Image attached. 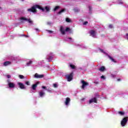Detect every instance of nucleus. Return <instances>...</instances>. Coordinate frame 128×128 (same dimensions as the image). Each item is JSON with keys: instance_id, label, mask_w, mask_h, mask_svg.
Here are the masks:
<instances>
[{"instance_id": "obj_35", "label": "nucleus", "mask_w": 128, "mask_h": 128, "mask_svg": "<svg viewBox=\"0 0 128 128\" xmlns=\"http://www.w3.org/2000/svg\"><path fill=\"white\" fill-rule=\"evenodd\" d=\"M101 78H104H104H104V76H101Z\"/></svg>"}, {"instance_id": "obj_17", "label": "nucleus", "mask_w": 128, "mask_h": 128, "mask_svg": "<svg viewBox=\"0 0 128 128\" xmlns=\"http://www.w3.org/2000/svg\"><path fill=\"white\" fill-rule=\"evenodd\" d=\"M40 96L41 97L44 96V91H40Z\"/></svg>"}, {"instance_id": "obj_30", "label": "nucleus", "mask_w": 128, "mask_h": 128, "mask_svg": "<svg viewBox=\"0 0 128 128\" xmlns=\"http://www.w3.org/2000/svg\"><path fill=\"white\" fill-rule=\"evenodd\" d=\"M6 77L8 78H12V76L10 75H7Z\"/></svg>"}, {"instance_id": "obj_22", "label": "nucleus", "mask_w": 128, "mask_h": 128, "mask_svg": "<svg viewBox=\"0 0 128 128\" xmlns=\"http://www.w3.org/2000/svg\"><path fill=\"white\" fill-rule=\"evenodd\" d=\"M66 22H70V19L69 18H66Z\"/></svg>"}, {"instance_id": "obj_42", "label": "nucleus", "mask_w": 128, "mask_h": 128, "mask_svg": "<svg viewBox=\"0 0 128 128\" xmlns=\"http://www.w3.org/2000/svg\"><path fill=\"white\" fill-rule=\"evenodd\" d=\"M120 4H122V2H121Z\"/></svg>"}, {"instance_id": "obj_16", "label": "nucleus", "mask_w": 128, "mask_h": 128, "mask_svg": "<svg viewBox=\"0 0 128 128\" xmlns=\"http://www.w3.org/2000/svg\"><path fill=\"white\" fill-rule=\"evenodd\" d=\"M99 70L100 72H104V70H106V68H104V66H102L100 69Z\"/></svg>"}, {"instance_id": "obj_31", "label": "nucleus", "mask_w": 128, "mask_h": 128, "mask_svg": "<svg viewBox=\"0 0 128 128\" xmlns=\"http://www.w3.org/2000/svg\"><path fill=\"white\" fill-rule=\"evenodd\" d=\"M68 30H70V28H66V31L68 32Z\"/></svg>"}, {"instance_id": "obj_12", "label": "nucleus", "mask_w": 128, "mask_h": 128, "mask_svg": "<svg viewBox=\"0 0 128 128\" xmlns=\"http://www.w3.org/2000/svg\"><path fill=\"white\" fill-rule=\"evenodd\" d=\"M40 84V82H37L36 84H33L32 86V90H36V86L38 84Z\"/></svg>"}, {"instance_id": "obj_41", "label": "nucleus", "mask_w": 128, "mask_h": 128, "mask_svg": "<svg viewBox=\"0 0 128 128\" xmlns=\"http://www.w3.org/2000/svg\"><path fill=\"white\" fill-rule=\"evenodd\" d=\"M36 30H38V29H36Z\"/></svg>"}, {"instance_id": "obj_11", "label": "nucleus", "mask_w": 128, "mask_h": 128, "mask_svg": "<svg viewBox=\"0 0 128 128\" xmlns=\"http://www.w3.org/2000/svg\"><path fill=\"white\" fill-rule=\"evenodd\" d=\"M60 31L61 32L62 34H66L64 30V27L62 26H60Z\"/></svg>"}, {"instance_id": "obj_4", "label": "nucleus", "mask_w": 128, "mask_h": 128, "mask_svg": "<svg viewBox=\"0 0 128 128\" xmlns=\"http://www.w3.org/2000/svg\"><path fill=\"white\" fill-rule=\"evenodd\" d=\"M20 20L21 22H24V20H25L26 22H28L29 24H32V21L30 19L28 20L24 17H21L20 18Z\"/></svg>"}, {"instance_id": "obj_20", "label": "nucleus", "mask_w": 128, "mask_h": 128, "mask_svg": "<svg viewBox=\"0 0 128 128\" xmlns=\"http://www.w3.org/2000/svg\"><path fill=\"white\" fill-rule=\"evenodd\" d=\"M70 67L71 68H72V69L76 68V66H74V65L72 64H70Z\"/></svg>"}, {"instance_id": "obj_19", "label": "nucleus", "mask_w": 128, "mask_h": 128, "mask_svg": "<svg viewBox=\"0 0 128 128\" xmlns=\"http://www.w3.org/2000/svg\"><path fill=\"white\" fill-rule=\"evenodd\" d=\"M45 10L46 12H50V6H46L45 7Z\"/></svg>"}, {"instance_id": "obj_24", "label": "nucleus", "mask_w": 128, "mask_h": 128, "mask_svg": "<svg viewBox=\"0 0 128 128\" xmlns=\"http://www.w3.org/2000/svg\"><path fill=\"white\" fill-rule=\"evenodd\" d=\"M19 78H21V79L24 78V76L22 75H20Z\"/></svg>"}, {"instance_id": "obj_5", "label": "nucleus", "mask_w": 128, "mask_h": 128, "mask_svg": "<svg viewBox=\"0 0 128 128\" xmlns=\"http://www.w3.org/2000/svg\"><path fill=\"white\" fill-rule=\"evenodd\" d=\"M34 78H44V74H38V73H36L34 74Z\"/></svg>"}, {"instance_id": "obj_2", "label": "nucleus", "mask_w": 128, "mask_h": 128, "mask_svg": "<svg viewBox=\"0 0 128 128\" xmlns=\"http://www.w3.org/2000/svg\"><path fill=\"white\" fill-rule=\"evenodd\" d=\"M74 76V73L72 72L70 74L66 75V78L68 80V82H70L72 80V78Z\"/></svg>"}, {"instance_id": "obj_33", "label": "nucleus", "mask_w": 128, "mask_h": 128, "mask_svg": "<svg viewBox=\"0 0 128 128\" xmlns=\"http://www.w3.org/2000/svg\"><path fill=\"white\" fill-rule=\"evenodd\" d=\"M109 28H112V24L109 25Z\"/></svg>"}, {"instance_id": "obj_26", "label": "nucleus", "mask_w": 128, "mask_h": 128, "mask_svg": "<svg viewBox=\"0 0 128 128\" xmlns=\"http://www.w3.org/2000/svg\"><path fill=\"white\" fill-rule=\"evenodd\" d=\"M26 84L27 86H30V82L26 81Z\"/></svg>"}, {"instance_id": "obj_21", "label": "nucleus", "mask_w": 128, "mask_h": 128, "mask_svg": "<svg viewBox=\"0 0 128 128\" xmlns=\"http://www.w3.org/2000/svg\"><path fill=\"white\" fill-rule=\"evenodd\" d=\"M32 62V61H30L28 62V63L26 64V65L28 66H30V64H31Z\"/></svg>"}, {"instance_id": "obj_7", "label": "nucleus", "mask_w": 128, "mask_h": 128, "mask_svg": "<svg viewBox=\"0 0 128 128\" xmlns=\"http://www.w3.org/2000/svg\"><path fill=\"white\" fill-rule=\"evenodd\" d=\"M8 86L9 88H12L16 86V84H14V82H9L8 83Z\"/></svg>"}, {"instance_id": "obj_6", "label": "nucleus", "mask_w": 128, "mask_h": 128, "mask_svg": "<svg viewBox=\"0 0 128 128\" xmlns=\"http://www.w3.org/2000/svg\"><path fill=\"white\" fill-rule=\"evenodd\" d=\"M82 88H84L86 86H88V84L84 80H82Z\"/></svg>"}, {"instance_id": "obj_13", "label": "nucleus", "mask_w": 128, "mask_h": 128, "mask_svg": "<svg viewBox=\"0 0 128 128\" xmlns=\"http://www.w3.org/2000/svg\"><path fill=\"white\" fill-rule=\"evenodd\" d=\"M89 102L90 104H92V102H96V98H94L93 99L90 100Z\"/></svg>"}, {"instance_id": "obj_34", "label": "nucleus", "mask_w": 128, "mask_h": 128, "mask_svg": "<svg viewBox=\"0 0 128 128\" xmlns=\"http://www.w3.org/2000/svg\"><path fill=\"white\" fill-rule=\"evenodd\" d=\"M42 88H44V89L46 90V87L44 86H42Z\"/></svg>"}, {"instance_id": "obj_15", "label": "nucleus", "mask_w": 128, "mask_h": 128, "mask_svg": "<svg viewBox=\"0 0 128 128\" xmlns=\"http://www.w3.org/2000/svg\"><path fill=\"white\" fill-rule=\"evenodd\" d=\"M64 11H66V9H62L59 12H58V14H62V12H64Z\"/></svg>"}, {"instance_id": "obj_36", "label": "nucleus", "mask_w": 128, "mask_h": 128, "mask_svg": "<svg viewBox=\"0 0 128 128\" xmlns=\"http://www.w3.org/2000/svg\"><path fill=\"white\" fill-rule=\"evenodd\" d=\"M47 24H52V23L50 22H48Z\"/></svg>"}, {"instance_id": "obj_25", "label": "nucleus", "mask_w": 128, "mask_h": 128, "mask_svg": "<svg viewBox=\"0 0 128 128\" xmlns=\"http://www.w3.org/2000/svg\"><path fill=\"white\" fill-rule=\"evenodd\" d=\"M52 57L50 56V58H48V62H50L52 60Z\"/></svg>"}, {"instance_id": "obj_9", "label": "nucleus", "mask_w": 128, "mask_h": 128, "mask_svg": "<svg viewBox=\"0 0 128 128\" xmlns=\"http://www.w3.org/2000/svg\"><path fill=\"white\" fill-rule=\"evenodd\" d=\"M70 98H67L65 102V104L68 106V104H70Z\"/></svg>"}, {"instance_id": "obj_23", "label": "nucleus", "mask_w": 128, "mask_h": 128, "mask_svg": "<svg viewBox=\"0 0 128 128\" xmlns=\"http://www.w3.org/2000/svg\"><path fill=\"white\" fill-rule=\"evenodd\" d=\"M118 114H121V116H124V112H120Z\"/></svg>"}, {"instance_id": "obj_37", "label": "nucleus", "mask_w": 128, "mask_h": 128, "mask_svg": "<svg viewBox=\"0 0 128 128\" xmlns=\"http://www.w3.org/2000/svg\"><path fill=\"white\" fill-rule=\"evenodd\" d=\"M100 52H104V50H102V49L100 50Z\"/></svg>"}, {"instance_id": "obj_14", "label": "nucleus", "mask_w": 128, "mask_h": 128, "mask_svg": "<svg viewBox=\"0 0 128 128\" xmlns=\"http://www.w3.org/2000/svg\"><path fill=\"white\" fill-rule=\"evenodd\" d=\"M10 64H12V62H10L7 61V62H4V66H8V65Z\"/></svg>"}, {"instance_id": "obj_3", "label": "nucleus", "mask_w": 128, "mask_h": 128, "mask_svg": "<svg viewBox=\"0 0 128 128\" xmlns=\"http://www.w3.org/2000/svg\"><path fill=\"white\" fill-rule=\"evenodd\" d=\"M126 122H128V117H126L123 118V120L121 122V125L122 126H126Z\"/></svg>"}, {"instance_id": "obj_27", "label": "nucleus", "mask_w": 128, "mask_h": 128, "mask_svg": "<svg viewBox=\"0 0 128 128\" xmlns=\"http://www.w3.org/2000/svg\"><path fill=\"white\" fill-rule=\"evenodd\" d=\"M74 10L75 12H80V10L78 9H74Z\"/></svg>"}, {"instance_id": "obj_39", "label": "nucleus", "mask_w": 128, "mask_h": 128, "mask_svg": "<svg viewBox=\"0 0 128 128\" xmlns=\"http://www.w3.org/2000/svg\"><path fill=\"white\" fill-rule=\"evenodd\" d=\"M69 40H72V38H68Z\"/></svg>"}, {"instance_id": "obj_32", "label": "nucleus", "mask_w": 128, "mask_h": 128, "mask_svg": "<svg viewBox=\"0 0 128 128\" xmlns=\"http://www.w3.org/2000/svg\"><path fill=\"white\" fill-rule=\"evenodd\" d=\"M88 22L87 21H86V22H85L83 24H84V25L87 24H88Z\"/></svg>"}, {"instance_id": "obj_40", "label": "nucleus", "mask_w": 128, "mask_h": 128, "mask_svg": "<svg viewBox=\"0 0 128 128\" xmlns=\"http://www.w3.org/2000/svg\"><path fill=\"white\" fill-rule=\"evenodd\" d=\"M118 81H120V79H118Z\"/></svg>"}, {"instance_id": "obj_29", "label": "nucleus", "mask_w": 128, "mask_h": 128, "mask_svg": "<svg viewBox=\"0 0 128 128\" xmlns=\"http://www.w3.org/2000/svg\"><path fill=\"white\" fill-rule=\"evenodd\" d=\"M108 57H109V58H110V60H112V62H114V60L113 58H112V57H110V56H108Z\"/></svg>"}, {"instance_id": "obj_38", "label": "nucleus", "mask_w": 128, "mask_h": 128, "mask_svg": "<svg viewBox=\"0 0 128 128\" xmlns=\"http://www.w3.org/2000/svg\"><path fill=\"white\" fill-rule=\"evenodd\" d=\"M48 32H52L50 30H48Z\"/></svg>"}, {"instance_id": "obj_1", "label": "nucleus", "mask_w": 128, "mask_h": 128, "mask_svg": "<svg viewBox=\"0 0 128 128\" xmlns=\"http://www.w3.org/2000/svg\"><path fill=\"white\" fill-rule=\"evenodd\" d=\"M36 8L40 10L42 12L44 11V8H42L40 5H36L31 8L28 9V12H36Z\"/></svg>"}, {"instance_id": "obj_28", "label": "nucleus", "mask_w": 128, "mask_h": 128, "mask_svg": "<svg viewBox=\"0 0 128 128\" xmlns=\"http://www.w3.org/2000/svg\"><path fill=\"white\" fill-rule=\"evenodd\" d=\"M53 86H54V88H58V84H53Z\"/></svg>"}, {"instance_id": "obj_18", "label": "nucleus", "mask_w": 128, "mask_h": 128, "mask_svg": "<svg viewBox=\"0 0 128 128\" xmlns=\"http://www.w3.org/2000/svg\"><path fill=\"white\" fill-rule=\"evenodd\" d=\"M58 8H60V6H56L54 9V12H56Z\"/></svg>"}, {"instance_id": "obj_8", "label": "nucleus", "mask_w": 128, "mask_h": 128, "mask_svg": "<svg viewBox=\"0 0 128 128\" xmlns=\"http://www.w3.org/2000/svg\"><path fill=\"white\" fill-rule=\"evenodd\" d=\"M18 84L20 88H22V90H25L26 86H24V84L22 82H18Z\"/></svg>"}, {"instance_id": "obj_10", "label": "nucleus", "mask_w": 128, "mask_h": 128, "mask_svg": "<svg viewBox=\"0 0 128 128\" xmlns=\"http://www.w3.org/2000/svg\"><path fill=\"white\" fill-rule=\"evenodd\" d=\"M90 34L92 36H93V38L96 36V32L94 30L90 31Z\"/></svg>"}]
</instances>
